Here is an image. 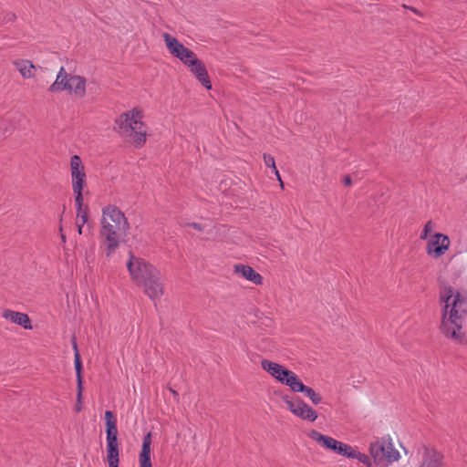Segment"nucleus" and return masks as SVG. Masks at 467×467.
<instances>
[{"label": "nucleus", "mask_w": 467, "mask_h": 467, "mask_svg": "<svg viewBox=\"0 0 467 467\" xmlns=\"http://www.w3.org/2000/svg\"><path fill=\"white\" fill-rule=\"evenodd\" d=\"M129 230L130 223L119 207L109 204L102 209L99 236L107 257L115 253Z\"/></svg>", "instance_id": "obj_1"}, {"label": "nucleus", "mask_w": 467, "mask_h": 467, "mask_svg": "<svg viewBox=\"0 0 467 467\" xmlns=\"http://www.w3.org/2000/svg\"><path fill=\"white\" fill-rule=\"evenodd\" d=\"M130 275L134 282L143 287L144 293L151 299H160L164 294L161 272L144 259L130 254L127 263Z\"/></svg>", "instance_id": "obj_2"}, {"label": "nucleus", "mask_w": 467, "mask_h": 467, "mask_svg": "<svg viewBox=\"0 0 467 467\" xmlns=\"http://www.w3.org/2000/svg\"><path fill=\"white\" fill-rule=\"evenodd\" d=\"M141 111L133 109L122 113L116 120L114 130L122 137H130L136 148H140L146 141V126L141 121Z\"/></svg>", "instance_id": "obj_3"}, {"label": "nucleus", "mask_w": 467, "mask_h": 467, "mask_svg": "<svg viewBox=\"0 0 467 467\" xmlns=\"http://www.w3.org/2000/svg\"><path fill=\"white\" fill-rule=\"evenodd\" d=\"M461 295L457 292L455 299L451 305L452 307L448 315V305H444L442 309L441 322L440 326L441 333L447 338L451 339L457 344H462L466 341V336L462 332L464 317L461 316L456 309L457 305L461 302Z\"/></svg>", "instance_id": "obj_4"}, {"label": "nucleus", "mask_w": 467, "mask_h": 467, "mask_svg": "<svg viewBox=\"0 0 467 467\" xmlns=\"http://www.w3.org/2000/svg\"><path fill=\"white\" fill-rule=\"evenodd\" d=\"M369 453L373 458V462L381 467H386L400 458V452L394 448L390 438H382L371 442Z\"/></svg>", "instance_id": "obj_5"}, {"label": "nucleus", "mask_w": 467, "mask_h": 467, "mask_svg": "<svg viewBox=\"0 0 467 467\" xmlns=\"http://www.w3.org/2000/svg\"><path fill=\"white\" fill-rule=\"evenodd\" d=\"M70 175L72 190L78 202L80 201L81 195H83V189L87 186L85 167L78 155H73L70 158Z\"/></svg>", "instance_id": "obj_6"}, {"label": "nucleus", "mask_w": 467, "mask_h": 467, "mask_svg": "<svg viewBox=\"0 0 467 467\" xmlns=\"http://www.w3.org/2000/svg\"><path fill=\"white\" fill-rule=\"evenodd\" d=\"M162 37L170 53L185 66H189L191 61L198 58L193 51L184 47L176 37L168 33H163Z\"/></svg>", "instance_id": "obj_7"}, {"label": "nucleus", "mask_w": 467, "mask_h": 467, "mask_svg": "<svg viewBox=\"0 0 467 467\" xmlns=\"http://www.w3.org/2000/svg\"><path fill=\"white\" fill-rule=\"evenodd\" d=\"M162 37L170 53L185 66H189L191 61L198 58L193 51L184 47L176 37L168 33H163Z\"/></svg>", "instance_id": "obj_8"}, {"label": "nucleus", "mask_w": 467, "mask_h": 467, "mask_svg": "<svg viewBox=\"0 0 467 467\" xmlns=\"http://www.w3.org/2000/svg\"><path fill=\"white\" fill-rule=\"evenodd\" d=\"M283 401L286 404L289 410L296 417L308 421H315L317 419V413L316 410L300 398H296L295 400H292L288 396H284Z\"/></svg>", "instance_id": "obj_9"}, {"label": "nucleus", "mask_w": 467, "mask_h": 467, "mask_svg": "<svg viewBox=\"0 0 467 467\" xmlns=\"http://www.w3.org/2000/svg\"><path fill=\"white\" fill-rule=\"evenodd\" d=\"M450 244L448 235L436 233L427 243V254L434 259L440 258L449 249Z\"/></svg>", "instance_id": "obj_10"}, {"label": "nucleus", "mask_w": 467, "mask_h": 467, "mask_svg": "<svg viewBox=\"0 0 467 467\" xmlns=\"http://www.w3.org/2000/svg\"><path fill=\"white\" fill-rule=\"evenodd\" d=\"M73 348H74V365L77 375V402L75 405V410L80 412L82 410V392H83V379H82V361L80 354L78 349L76 338H73Z\"/></svg>", "instance_id": "obj_11"}, {"label": "nucleus", "mask_w": 467, "mask_h": 467, "mask_svg": "<svg viewBox=\"0 0 467 467\" xmlns=\"http://www.w3.org/2000/svg\"><path fill=\"white\" fill-rule=\"evenodd\" d=\"M187 67L206 89H212L210 77L204 63L201 59L197 58L196 60L191 61V64Z\"/></svg>", "instance_id": "obj_12"}, {"label": "nucleus", "mask_w": 467, "mask_h": 467, "mask_svg": "<svg viewBox=\"0 0 467 467\" xmlns=\"http://www.w3.org/2000/svg\"><path fill=\"white\" fill-rule=\"evenodd\" d=\"M71 76L72 75L67 73L64 67H61L57 75L56 80L48 88V91L50 93H57L62 92L64 90L69 92L71 88L69 85L71 82Z\"/></svg>", "instance_id": "obj_13"}, {"label": "nucleus", "mask_w": 467, "mask_h": 467, "mask_svg": "<svg viewBox=\"0 0 467 467\" xmlns=\"http://www.w3.org/2000/svg\"><path fill=\"white\" fill-rule=\"evenodd\" d=\"M443 454L435 449H425L420 467H445Z\"/></svg>", "instance_id": "obj_14"}, {"label": "nucleus", "mask_w": 467, "mask_h": 467, "mask_svg": "<svg viewBox=\"0 0 467 467\" xmlns=\"http://www.w3.org/2000/svg\"><path fill=\"white\" fill-rule=\"evenodd\" d=\"M3 317L10 320L12 323L23 327L25 329H31V320L27 314L5 309L2 314Z\"/></svg>", "instance_id": "obj_15"}, {"label": "nucleus", "mask_w": 467, "mask_h": 467, "mask_svg": "<svg viewBox=\"0 0 467 467\" xmlns=\"http://www.w3.org/2000/svg\"><path fill=\"white\" fill-rule=\"evenodd\" d=\"M234 273L240 275L248 281H251L254 285H261L263 283V277L260 274L254 271L253 267L247 265H235Z\"/></svg>", "instance_id": "obj_16"}, {"label": "nucleus", "mask_w": 467, "mask_h": 467, "mask_svg": "<svg viewBox=\"0 0 467 467\" xmlns=\"http://www.w3.org/2000/svg\"><path fill=\"white\" fill-rule=\"evenodd\" d=\"M151 434L143 437L141 451L139 455L140 467H152L150 460Z\"/></svg>", "instance_id": "obj_17"}, {"label": "nucleus", "mask_w": 467, "mask_h": 467, "mask_svg": "<svg viewBox=\"0 0 467 467\" xmlns=\"http://www.w3.org/2000/svg\"><path fill=\"white\" fill-rule=\"evenodd\" d=\"M261 367L264 370L267 371L273 378L281 382L283 380L284 374L287 371V368L282 365L270 361L268 359H263L261 361Z\"/></svg>", "instance_id": "obj_18"}, {"label": "nucleus", "mask_w": 467, "mask_h": 467, "mask_svg": "<svg viewBox=\"0 0 467 467\" xmlns=\"http://www.w3.org/2000/svg\"><path fill=\"white\" fill-rule=\"evenodd\" d=\"M107 442L118 441L117 420L110 410L105 412Z\"/></svg>", "instance_id": "obj_19"}, {"label": "nucleus", "mask_w": 467, "mask_h": 467, "mask_svg": "<svg viewBox=\"0 0 467 467\" xmlns=\"http://www.w3.org/2000/svg\"><path fill=\"white\" fill-rule=\"evenodd\" d=\"M12 64L24 78H32L35 77L36 67L32 61L27 59H16L12 61Z\"/></svg>", "instance_id": "obj_20"}, {"label": "nucleus", "mask_w": 467, "mask_h": 467, "mask_svg": "<svg viewBox=\"0 0 467 467\" xmlns=\"http://www.w3.org/2000/svg\"><path fill=\"white\" fill-rule=\"evenodd\" d=\"M70 82V94L83 98L86 95V78L78 75H72Z\"/></svg>", "instance_id": "obj_21"}, {"label": "nucleus", "mask_w": 467, "mask_h": 467, "mask_svg": "<svg viewBox=\"0 0 467 467\" xmlns=\"http://www.w3.org/2000/svg\"><path fill=\"white\" fill-rule=\"evenodd\" d=\"M282 384H285L290 388V389L294 392H299L303 386L305 385L297 377V375L287 369L285 374H284L283 380H281Z\"/></svg>", "instance_id": "obj_22"}, {"label": "nucleus", "mask_w": 467, "mask_h": 467, "mask_svg": "<svg viewBox=\"0 0 467 467\" xmlns=\"http://www.w3.org/2000/svg\"><path fill=\"white\" fill-rule=\"evenodd\" d=\"M308 436L322 447L331 451H333L334 446L337 444V440L332 437L324 435L316 430H312Z\"/></svg>", "instance_id": "obj_23"}, {"label": "nucleus", "mask_w": 467, "mask_h": 467, "mask_svg": "<svg viewBox=\"0 0 467 467\" xmlns=\"http://www.w3.org/2000/svg\"><path fill=\"white\" fill-rule=\"evenodd\" d=\"M119 451L118 441L107 442V460H108L109 465L119 464Z\"/></svg>", "instance_id": "obj_24"}, {"label": "nucleus", "mask_w": 467, "mask_h": 467, "mask_svg": "<svg viewBox=\"0 0 467 467\" xmlns=\"http://www.w3.org/2000/svg\"><path fill=\"white\" fill-rule=\"evenodd\" d=\"M75 204L77 206V217L80 219L82 225L88 223V208L83 207V195H81L80 201H77L75 196Z\"/></svg>", "instance_id": "obj_25"}, {"label": "nucleus", "mask_w": 467, "mask_h": 467, "mask_svg": "<svg viewBox=\"0 0 467 467\" xmlns=\"http://www.w3.org/2000/svg\"><path fill=\"white\" fill-rule=\"evenodd\" d=\"M299 392L304 393L315 405H317L322 401L321 395L308 386L304 385Z\"/></svg>", "instance_id": "obj_26"}, {"label": "nucleus", "mask_w": 467, "mask_h": 467, "mask_svg": "<svg viewBox=\"0 0 467 467\" xmlns=\"http://www.w3.org/2000/svg\"><path fill=\"white\" fill-rule=\"evenodd\" d=\"M349 459H357L358 462H362L367 467H373V462L370 457L365 453H362L353 448V451L350 454Z\"/></svg>", "instance_id": "obj_27"}, {"label": "nucleus", "mask_w": 467, "mask_h": 467, "mask_svg": "<svg viewBox=\"0 0 467 467\" xmlns=\"http://www.w3.org/2000/svg\"><path fill=\"white\" fill-rule=\"evenodd\" d=\"M353 448L350 445L341 442L339 441H337V444L333 448V451L347 458L350 457Z\"/></svg>", "instance_id": "obj_28"}, {"label": "nucleus", "mask_w": 467, "mask_h": 467, "mask_svg": "<svg viewBox=\"0 0 467 467\" xmlns=\"http://www.w3.org/2000/svg\"><path fill=\"white\" fill-rule=\"evenodd\" d=\"M264 161H265V164L269 167V168H272L273 171H275V175L277 176V179L280 181L281 182V186L283 187L284 184H283V182L281 181V177H280V174L278 172V170L275 166V159L272 155L270 154H267V153H265L264 156Z\"/></svg>", "instance_id": "obj_29"}, {"label": "nucleus", "mask_w": 467, "mask_h": 467, "mask_svg": "<svg viewBox=\"0 0 467 467\" xmlns=\"http://www.w3.org/2000/svg\"><path fill=\"white\" fill-rule=\"evenodd\" d=\"M457 293L454 295L453 289L451 286H445L443 292L441 295V299L445 302V305L450 306V300L451 297H455ZM455 298H453L454 300Z\"/></svg>", "instance_id": "obj_30"}, {"label": "nucleus", "mask_w": 467, "mask_h": 467, "mask_svg": "<svg viewBox=\"0 0 467 467\" xmlns=\"http://www.w3.org/2000/svg\"><path fill=\"white\" fill-rule=\"evenodd\" d=\"M16 19V15L13 12H4L0 14V23L8 24L13 23Z\"/></svg>", "instance_id": "obj_31"}, {"label": "nucleus", "mask_w": 467, "mask_h": 467, "mask_svg": "<svg viewBox=\"0 0 467 467\" xmlns=\"http://www.w3.org/2000/svg\"><path fill=\"white\" fill-rule=\"evenodd\" d=\"M432 229H433V223H432V221H428L426 223V224L424 225V228H423V230H422V232L420 234V238L421 240L427 239L428 235L431 234Z\"/></svg>", "instance_id": "obj_32"}, {"label": "nucleus", "mask_w": 467, "mask_h": 467, "mask_svg": "<svg viewBox=\"0 0 467 467\" xmlns=\"http://www.w3.org/2000/svg\"><path fill=\"white\" fill-rule=\"evenodd\" d=\"M188 225L200 232L203 230V226L197 223H190Z\"/></svg>", "instance_id": "obj_33"}, {"label": "nucleus", "mask_w": 467, "mask_h": 467, "mask_svg": "<svg viewBox=\"0 0 467 467\" xmlns=\"http://www.w3.org/2000/svg\"><path fill=\"white\" fill-rule=\"evenodd\" d=\"M343 183L345 186H350L352 184V180L349 175H347L343 179Z\"/></svg>", "instance_id": "obj_34"}, {"label": "nucleus", "mask_w": 467, "mask_h": 467, "mask_svg": "<svg viewBox=\"0 0 467 467\" xmlns=\"http://www.w3.org/2000/svg\"><path fill=\"white\" fill-rule=\"evenodd\" d=\"M60 236L63 243L66 242V235L62 233V226L59 227Z\"/></svg>", "instance_id": "obj_35"}, {"label": "nucleus", "mask_w": 467, "mask_h": 467, "mask_svg": "<svg viewBox=\"0 0 467 467\" xmlns=\"http://www.w3.org/2000/svg\"><path fill=\"white\" fill-rule=\"evenodd\" d=\"M410 10L412 11L413 13H415L416 15L421 16V13L418 9L411 6V7H410Z\"/></svg>", "instance_id": "obj_36"}, {"label": "nucleus", "mask_w": 467, "mask_h": 467, "mask_svg": "<svg viewBox=\"0 0 467 467\" xmlns=\"http://www.w3.org/2000/svg\"><path fill=\"white\" fill-rule=\"evenodd\" d=\"M83 226L84 225H82V223H78V232L79 234H82Z\"/></svg>", "instance_id": "obj_37"}, {"label": "nucleus", "mask_w": 467, "mask_h": 467, "mask_svg": "<svg viewBox=\"0 0 467 467\" xmlns=\"http://www.w3.org/2000/svg\"><path fill=\"white\" fill-rule=\"evenodd\" d=\"M171 391L172 392V395H173L174 397H177V396H178V393H177L175 390L171 389Z\"/></svg>", "instance_id": "obj_38"}, {"label": "nucleus", "mask_w": 467, "mask_h": 467, "mask_svg": "<svg viewBox=\"0 0 467 467\" xmlns=\"http://www.w3.org/2000/svg\"><path fill=\"white\" fill-rule=\"evenodd\" d=\"M109 467H119V464H111V465H109Z\"/></svg>", "instance_id": "obj_39"}, {"label": "nucleus", "mask_w": 467, "mask_h": 467, "mask_svg": "<svg viewBox=\"0 0 467 467\" xmlns=\"http://www.w3.org/2000/svg\"><path fill=\"white\" fill-rule=\"evenodd\" d=\"M402 6H403L404 8H406V9H410V6H408V5H403Z\"/></svg>", "instance_id": "obj_40"}]
</instances>
